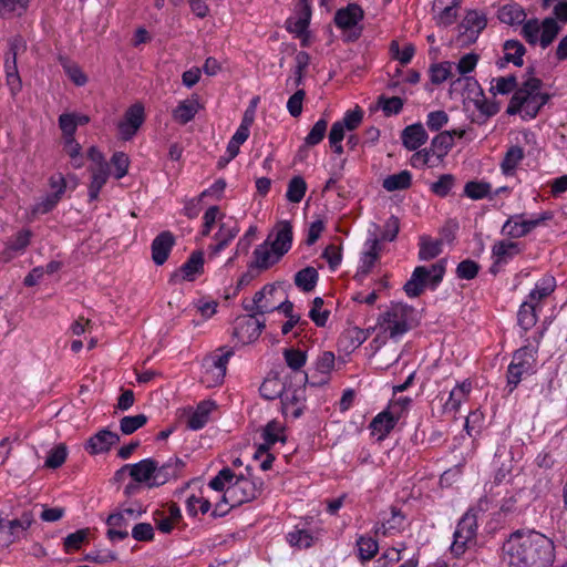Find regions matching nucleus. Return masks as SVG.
<instances>
[{"mask_svg": "<svg viewBox=\"0 0 567 567\" xmlns=\"http://www.w3.org/2000/svg\"><path fill=\"white\" fill-rule=\"evenodd\" d=\"M120 442V436L109 430H101L93 436H91L86 444L85 450L92 454H100L107 452L112 445Z\"/></svg>", "mask_w": 567, "mask_h": 567, "instance_id": "nucleus-18", "label": "nucleus"}, {"mask_svg": "<svg viewBox=\"0 0 567 567\" xmlns=\"http://www.w3.org/2000/svg\"><path fill=\"white\" fill-rule=\"evenodd\" d=\"M287 538L291 546L299 548H309L312 546L315 540L312 534L305 529L291 532L288 534Z\"/></svg>", "mask_w": 567, "mask_h": 567, "instance_id": "nucleus-64", "label": "nucleus"}, {"mask_svg": "<svg viewBox=\"0 0 567 567\" xmlns=\"http://www.w3.org/2000/svg\"><path fill=\"white\" fill-rule=\"evenodd\" d=\"M280 289L275 285H266L257 291L250 303L245 305V309L254 315H264L277 309L276 297Z\"/></svg>", "mask_w": 567, "mask_h": 567, "instance_id": "nucleus-13", "label": "nucleus"}, {"mask_svg": "<svg viewBox=\"0 0 567 567\" xmlns=\"http://www.w3.org/2000/svg\"><path fill=\"white\" fill-rule=\"evenodd\" d=\"M284 358L287 365L293 371L300 370L307 361L306 352L293 348L286 349L284 351Z\"/></svg>", "mask_w": 567, "mask_h": 567, "instance_id": "nucleus-61", "label": "nucleus"}, {"mask_svg": "<svg viewBox=\"0 0 567 567\" xmlns=\"http://www.w3.org/2000/svg\"><path fill=\"white\" fill-rule=\"evenodd\" d=\"M427 133L421 123L408 125L401 134L403 146L409 151H416L427 141Z\"/></svg>", "mask_w": 567, "mask_h": 567, "instance_id": "nucleus-22", "label": "nucleus"}, {"mask_svg": "<svg viewBox=\"0 0 567 567\" xmlns=\"http://www.w3.org/2000/svg\"><path fill=\"white\" fill-rule=\"evenodd\" d=\"M526 49L518 40H506L503 43V58L497 62L499 68H504L506 63H513L515 66L524 64V55Z\"/></svg>", "mask_w": 567, "mask_h": 567, "instance_id": "nucleus-23", "label": "nucleus"}, {"mask_svg": "<svg viewBox=\"0 0 567 567\" xmlns=\"http://www.w3.org/2000/svg\"><path fill=\"white\" fill-rule=\"evenodd\" d=\"M405 516L404 514L396 507H391V517L384 519V522L375 527L374 534L375 536H391L396 533H400L404 523Z\"/></svg>", "mask_w": 567, "mask_h": 567, "instance_id": "nucleus-32", "label": "nucleus"}, {"mask_svg": "<svg viewBox=\"0 0 567 567\" xmlns=\"http://www.w3.org/2000/svg\"><path fill=\"white\" fill-rule=\"evenodd\" d=\"M234 475L229 467H224L209 481L208 486L216 492L225 493L227 486L234 482Z\"/></svg>", "mask_w": 567, "mask_h": 567, "instance_id": "nucleus-56", "label": "nucleus"}, {"mask_svg": "<svg viewBox=\"0 0 567 567\" xmlns=\"http://www.w3.org/2000/svg\"><path fill=\"white\" fill-rule=\"evenodd\" d=\"M559 25L554 18H546L542 22L538 19H529L523 22L522 35L530 44L538 42L543 49L547 48L559 33Z\"/></svg>", "mask_w": 567, "mask_h": 567, "instance_id": "nucleus-7", "label": "nucleus"}, {"mask_svg": "<svg viewBox=\"0 0 567 567\" xmlns=\"http://www.w3.org/2000/svg\"><path fill=\"white\" fill-rule=\"evenodd\" d=\"M132 520L124 517L123 513H113L107 519L106 524L109 526L107 537L111 540H123L128 537L127 527Z\"/></svg>", "mask_w": 567, "mask_h": 567, "instance_id": "nucleus-27", "label": "nucleus"}, {"mask_svg": "<svg viewBox=\"0 0 567 567\" xmlns=\"http://www.w3.org/2000/svg\"><path fill=\"white\" fill-rule=\"evenodd\" d=\"M66 456V446L64 444H59L49 452L44 465L49 468H58L65 462Z\"/></svg>", "mask_w": 567, "mask_h": 567, "instance_id": "nucleus-63", "label": "nucleus"}, {"mask_svg": "<svg viewBox=\"0 0 567 567\" xmlns=\"http://www.w3.org/2000/svg\"><path fill=\"white\" fill-rule=\"evenodd\" d=\"M411 308L396 303L392 305L386 311L380 315L378 324L391 338L404 334L409 330V317Z\"/></svg>", "mask_w": 567, "mask_h": 567, "instance_id": "nucleus-8", "label": "nucleus"}, {"mask_svg": "<svg viewBox=\"0 0 567 567\" xmlns=\"http://www.w3.org/2000/svg\"><path fill=\"white\" fill-rule=\"evenodd\" d=\"M525 156L524 150L518 145L511 146L501 163V171L505 176H513Z\"/></svg>", "mask_w": 567, "mask_h": 567, "instance_id": "nucleus-33", "label": "nucleus"}, {"mask_svg": "<svg viewBox=\"0 0 567 567\" xmlns=\"http://www.w3.org/2000/svg\"><path fill=\"white\" fill-rule=\"evenodd\" d=\"M497 17L508 25L522 24L526 19L524 9L517 3H507L499 8Z\"/></svg>", "mask_w": 567, "mask_h": 567, "instance_id": "nucleus-35", "label": "nucleus"}, {"mask_svg": "<svg viewBox=\"0 0 567 567\" xmlns=\"http://www.w3.org/2000/svg\"><path fill=\"white\" fill-rule=\"evenodd\" d=\"M144 121V106L141 103H135L130 106L124 114L123 121L118 123L121 138L124 141L131 140L142 126Z\"/></svg>", "mask_w": 567, "mask_h": 567, "instance_id": "nucleus-14", "label": "nucleus"}, {"mask_svg": "<svg viewBox=\"0 0 567 567\" xmlns=\"http://www.w3.org/2000/svg\"><path fill=\"white\" fill-rule=\"evenodd\" d=\"M32 237V233L30 229H22L17 233L8 243L6 250L3 252L4 259L10 260L13 255L12 251H23L30 244V239Z\"/></svg>", "mask_w": 567, "mask_h": 567, "instance_id": "nucleus-40", "label": "nucleus"}, {"mask_svg": "<svg viewBox=\"0 0 567 567\" xmlns=\"http://www.w3.org/2000/svg\"><path fill=\"white\" fill-rule=\"evenodd\" d=\"M175 245V237L171 231H162L157 235L152 243V259L153 261L161 266L163 265L169 252Z\"/></svg>", "mask_w": 567, "mask_h": 567, "instance_id": "nucleus-19", "label": "nucleus"}, {"mask_svg": "<svg viewBox=\"0 0 567 567\" xmlns=\"http://www.w3.org/2000/svg\"><path fill=\"white\" fill-rule=\"evenodd\" d=\"M261 436L264 443L260 445L259 451L268 450L279 441L284 442L285 435L281 422L277 420L268 422L267 425L262 429Z\"/></svg>", "mask_w": 567, "mask_h": 567, "instance_id": "nucleus-34", "label": "nucleus"}, {"mask_svg": "<svg viewBox=\"0 0 567 567\" xmlns=\"http://www.w3.org/2000/svg\"><path fill=\"white\" fill-rule=\"evenodd\" d=\"M327 128L328 121L326 118L318 120L305 137V145L310 147L318 145L324 138Z\"/></svg>", "mask_w": 567, "mask_h": 567, "instance_id": "nucleus-54", "label": "nucleus"}, {"mask_svg": "<svg viewBox=\"0 0 567 567\" xmlns=\"http://www.w3.org/2000/svg\"><path fill=\"white\" fill-rule=\"evenodd\" d=\"M453 76V63L445 61L431 65L430 79L433 84H441Z\"/></svg>", "mask_w": 567, "mask_h": 567, "instance_id": "nucleus-49", "label": "nucleus"}, {"mask_svg": "<svg viewBox=\"0 0 567 567\" xmlns=\"http://www.w3.org/2000/svg\"><path fill=\"white\" fill-rule=\"evenodd\" d=\"M442 252V241L421 238L419 258L421 260H430L437 257Z\"/></svg>", "mask_w": 567, "mask_h": 567, "instance_id": "nucleus-51", "label": "nucleus"}, {"mask_svg": "<svg viewBox=\"0 0 567 567\" xmlns=\"http://www.w3.org/2000/svg\"><path fill=\"white\" fill-rule=\"evenodd\" d=\"M91 183L89 186L90 200H96L102 187L106 184L110 176V165L91 166Z\"/></svg>", "mask_w": 567, "mask_h": 567, "instance_id": "nucleus-31", "label": "nucleus"}, {"mask_svg": "<svg viewBox=\"0 0 567 567\" xmlns=\"http://www.w3.org/2000/svg\"><path fill=\"white\" fill-rule=\"evenodd\" d=\"M491 192L492 185L485 181H470L464 185V195L473 200L488 197Z\"/></svg>", "mask_w": 567, "mask_h": 567, "instance_id": "nucleus-46", "label": "nucleus"}, {"mask_svg": "<svg viewBox=\"0 0 567 567\" xmlns=\"http://www.w3.org/2000/svg\"><path fill=\"white\" fill-rule=\"evenodd\" d=\"M261 492V481L257 482L244 476L236 477L234 475V482L227 486L221 499L216 503L212 515L214 517H221L226 515L230 508L256 499L260 496Z\"/></svg>", "mask_w": 567, "mask_h": 567, "instance_id": "nucleus-3", "label": "nucleus"}, {"mask_svg": "<svg viewBox=\"0 0 567 567\" xmlns=\"http://www.w3.org/2000/svg\"><path fill=\"white\" fill-rule=\"evenodd\" d=\"M336 357L331 351H324L320 354L316 362V371L320 374V379L318 381H312L306 375V381L311 386L326 384L329 380L330 372L334 369Z\"/></svg>", "mask_w": 567, "mask_h": 567, "instance_id": "nucleus-28", "label": "nucleus"}, {"mask_svg": "<svg viewBox=\"0 0 567 567\" xmlns=\"http://www.w3.org/2000/svg\"><path fill=\"white\" fill-rule=\"evenodd\" d=\"M520 245L516 241L501 240L494 244L492 248L495 265L506 264L508 260L520 254Z\"/></svg>", "mask_w": 567, "mask_h": 567, "instance_id": "nucleus-30", "label": "nucleus"}, {"mask_svg": "<svg viewBox=\"0 0 567 567\" xmlns=\"http://www.w3.org/2000/svg\"><path fill=\"white\" fill-rule=\"evenodd\" d=\"M542 81L537 78H528L512 96L507 113L516 114L524 111L530 117H535L539 110L548 102L549 95L540 92Z\"/></svg>", "mask_w": 567, "mask_h": 567, "instance_id": "nucleus-4", "label": "nucleus"}, {"mask_svg": "<svg viewBox=\"0 0 567 567\" xmlns=\"http://www.w3.org/2000/svg\"><path fill=\"white\" fill-rule=\"evenodd\" d=\"M282 256L272 250L271 245L266 240L258 245L254 250V260L250 262V268H257L259 270H266L272 265L278 262Z\"/></svg>", "mask_w": 567, "mask_h": 567, "instance_id": "nucleus-21", "label": "nucleus"}, {"mask_svg": "<svg viewBox=\"0 0 567 567\" xmlns=\"http://www.w3.org/2000/svg\"><path fill=\"white\" fill-rule=\"evenodd\" d=\"M202 107L198 97L193 95L189 99L181 101L178 105L173 110L172 116L175 122L181 125H185L190 122Z\"/></svg>", "mask_w": 567, "mask_h": 567, "instance_id": "nucleus-25", "label": "nucleus"}, {"mask_svg": "<svg viewBox=\"0 0 567 567\" xmlns=\"http://www.w3.org/2000/svg\"><path fill=\"white\" fill-rule=\"evenodd\" d=\"M477 533V517L474 513L467 512L460 519L454 532V540L451 545V551L455 556H461L466 548L475 543Z\"/></svg>", "mask_w": 567, "mask_h": 567, "instance_id": "nucleus-10", "label": "nucleus"}, {"mask_svg": "<svg viewBox=\"0 0 567 567\" xmlns=\"http://www.w3.org/2000/svg\"><path fill=\"white\" fill-rule=\"evenodd\" d=\"M220 353H216L212 355L209 359L206 360L205 363V374H212L213 375V382L214 384L221 383L227 370V364L230 359V357L234 354L231 349L227 348H220L218 350Z\"/></svg>", "mask_w": 567, "mask_h": 567, "instance_id": "nucleus-17", "label": "nucleus"}, {"mask_svg": "<svg viewBox=\"0 0 567 567\" xmlns=\"http://www.w3.org/2000/svg\"><path fill=\"white\" fill-rule=\"evenodd\" d=\"M204 254L203 251H194L189 258L179 268V272L184 280L193 281L197 274L203 272Z\"/></svg>", "mask_w": 567, "mask_h": 567, "instance_id": "nucleus-36", "label": "nucleus"}, {"mask_svg": "<svg viewBox=\"0 0 567 567\" xmlns=\"http://www.w3.org/2000/svg\"><path fill=\"white\" fill-rule=\"evenodd\" d=\"M282 403V412L287 416H291L292 419H298L301 416L306 409V389L305 388H296V389H286L282 390L281 395Z\"/></svg>", "mask_w": 567, "mask_h": 567, "instance_id": "nucleus-16", "label": "nucleus"}, {"mask_svg": "<svg viewBox=\"0 0 567 567\" xmlns=\"http://www.w3.org/2000/svg\"><path fill=\"white\" fill-rule=\"evenodd\" d=\"M503 553L508 567H551L555 560L554 542L534 529L513 532Z\"/></svg>", "mask_w": 567, "mask_h": 567, "instance_id": "nucleus-1", "label": "nucleus"}, {"mask_svg": "<svg viewBox=\"0 0 567 567\" xmlns=\"http://www.w3.org/2000/svg\"><path fill=\"white\" fill-rule=\"evenodd\" d=\"M368 331L358 327H351L342 332L339 338V344L344 350H354L368 339Z\"/></svg>", "mask_w": 567, "mask_h": 567, "instance_id": "nucleus-37", "label": "nucleus"}, {"mask_svg": "<svg viewBox=\"0 0 567 567\" xmlns=\"http://www.w3.org/2000/svg\"><path fill=\"white\" fill-rule=\"evenodd\" d=\"M517 86V81L514 75L495 78L492 81L491 92L496 94H507L514 91Z\"/></svg>", "mask_w": 567, "mask_h": 567, "instance_id": "nucleus-59", "label": "nucleus"}, {"mask_svg": "<svg viewBox=\"0 0 567 567\" xmlns=\"http://www.w3.org/2000/svg\"><path fill=\"white\" fill-rule=\"evenodd\" d=\"M293 233L292 226L288 220L277 223L274 230L268 235V243L271 245L272 250L278 252L279 256L286 255L292 245Z\"/></svg>", "mask_w": 567, "mask_h": 567, "instance_id": "nucleus-15", "label": "nucleus"}, {"mask_svg": "<svg viewBox=\"0 0 567 567\" xmlns=\"http://www.w3.org/2000/svg\"><path fill=\"white\" fill-rule=\"evenodd\" d=\"M31 0H0V17L11 14L21 16L29 7Z\"/></svg>", "mask_w": 567, "mask_h": 567, "instance_id": "nucleus-53", "label": "nucleus"}, {"mask_svg": "<svg viewBox=\"0 0 567 567\" xmlns=\"http://www.w3.org/2000/svg\"><path fill=\"white\" fill-rule=\"evenodd\" d=\"M216 408L213 401L200 402L195 410H189L187 415V427L194 431L200 430L209 420V414Z\"/></svg>", "mask_w": 567, "mask_h": 567, "instance_id": "nucleus-26", "label": "nucleus"}, {"mask_svg": "<svg viewBox=\"0 0 567 567\" xmlns=\"http://www.w3.org/2000/svg\"><path fill=\"white\" fill-rule=\"evenodd\" d=\"M486 16L478 10L467 11L466 16L461 22V27L465 30V32H471L472 34H478L486 28Z\"/></svg>", "mask_w": 567, "mask_h": 567, "instance_id": "nucleus-39", "label": "nucleus"}, {"mask_svg": "<svg viewBox=\"0 0 567 567\" xmlns=\"http://www.w3.org/2000/svg\"><path fill=\"white\" fill-rule=\"evenodd\" d=\"M379 250H380L379 241L373 240L370 244L369 249L361 257V265L359 267L360 274L368 275L371 271L372 267L374 266L375 261L379 258Z\"/></svg>", "mask_w": 567, "mask_h": 567, "instance_id": "nucleus-52", "label": "nucleus"}, {"mask_svg": "<svg viewBox=\"0 0 567 567\" xmlns=\"http://www.w3.org/2000/svg\"><path fill=\"white\" fill-rule=\"evenodd\" d=\"M34 522L31 511H24L19 518L0 517V545L8 547L22 538Z\"/></svg>", "mask_w": 567, "mask_h": 567, "instance_id": "nucleus-9", "label": "nucleus"}, {"mask_svg": "<svg viewBox=\"0 0 567 567\" xmlns=\"http://www.w3.org/2000/svg\"><path fill=\"white\" fill-rule=\"evenodd\" d=\"M329 316L330 311L323 309V299L320 297H316L312 301V306L309 311L310 319L315 322L317 327H324Z\"/></svg>", "mask_w": 567, "mask_h": 567, "instance_id": "nucleus-55", "label": "nucleus"}, {"mask_svg": "<svg viewBox=\"0 0 567 567\" xmlns=\"http://www.w3.org/2000/svg\"><path fill=\"white\" fill-rule=\"evenodd\" d=\"M319 275L316 268L306 267L295 275V285L302 291H312L318 282Z\"/></svg>", "mask_w": 567, "mask_h": 567, "instance_id": "nucleus-44", "label": "nucleus"}, {"mask_svg": "<svg viewBox=\"0 0 567 567\" xmlns=\"http://www.w3.org/2000/svg\"><path fill=\"white\" fill-rule=\"evenodd\" d=\"M358 557L362 563L371 560L379 551L378 542L370 536H360L357 539Z\"/></svg>", "mask_w": 567, "mask_h": 567, "instance_id": "nucleus-45", "label": "nucleus"}, {"mask_svg": "<svg viewBox=\"0 0 567 567\" xmlns=\"http://www.w3.org/2000/svg\"><path fill=\"white\" fill-rule=\"evenodd\" d=\"M307 183L301 176H295L289 181L286 197L290 203L298 204L305 197Z\"/></svg>", "mask_w": 567, "mask_h": 567, "instance_id": "nucleus-48", "label": "nucleus"}, {"mask_svg": "<svg viewBox=\"0 0 567 567\" xmlns=\"http://www.w3.org/2000/svg\"><path fill=\"white\" fill-rule=\"evenodd\" d=\"M63 151L71 158L74 168H81L83 166L82 147L74 137L63 138Z\"/></svg>", "mask_w": 567, "mask_h": 567, "instance_id": "nucleus-50", "label": "nucleus"}, {"mask_svg": "<svg viewBox=\"0 0 567 567\" xmlns=\"http://www.w3.org/2000/svg\"><path fill=\"white\" fill-rule=\"evenodd\" d=\"M363 19V10L355 3L339 9L334 14V23L339 29H351Z\"/></svg>", "mask_w": 567, "mask_h": 567, "instance_id": "nucleus-24", "label": "nucleus"}, {"mask_svg": "<svg viewBox=\"0 0 567 567\" xmlns=\"http://www.w3.org/2000/svg\"><path fill=\"white\" fill-rule=\"evenodd\" d=\"M256 315L238 317L235 321L233 336L241 344L256 341L265 328V323L258 320Z\"/></svg>", "mask_w": 567, "mask_h": 567, "instance_id": "nucleus-11", "label": "nucleus"}, {"mask_svg": "<svg viewBox=\"0 0 567 567\" xmlns=\"http://www.w3.org/2000/svg\"><path fill=\"white\" fill-rule=\"evenodd\" d=\"M147 422V416L144 414H136L131 416H124L120 421V429L123 434L130 435L144 426Z\"/></svg>", "mask_w": 567, "mask_h": 567, "instance_id": "nucleus-58", "label": "nucleus"}, {"mask_svg": "<svg viewBox=\"0 0 567 567\" xmlns=\"http://www.w3.org/2000/svg\"><path fill=\"white\" fill-rule=\"evenodd\" d=\"M87 528L69 534L63 540L64 550L69 553L80 549L82 544L87 540Z\"/></svg>", "mask_w": 567, "mask_h": 567, "instance_id": "nucleus-62", "label": "nucleus"}, {"mask_svg": "<svg viewBox=\"0 0 567 567\" xmlns=\"http://www.w3.org/2000/svg\"><path fill=\"white\" fill-rule=\"evenodd\" d=\"M472 382L464 380L456 384V386L450 392L449 399L444 403L443 410L445 413H457L462 403L466 402L472 392Z\"/></svg>", "mask_w": 567, "mask_h": 567, "instance_id": "nucleus-20", "label": "nucleus"}, {"mask_svg": "<svg viewBox=\"0 0 567 567\" xmlns=\"http://www.w3.org/2000/svg\"><path fill=\"white\" fill-rule=\"evenodd\" d=\"M537 303L529 300L524 301L518 310V324L524 331L532 329L537 322Z\"/></svg>", "mask_w": 567, "mask_h": 567, "instance_id": "nucleus-43", "label": "nucleus"}, {"mask_svg": "<svg viewBox=\"0 0 567 567\" xmlns=\"http://www.w3.org/2000/svg\"><path fill=\"white\" fill-rule=\"evenodd\" d=\"M239 224L234 217H226L219 221L218 231L214 235L216 244L208 246V257H216L238 235Z\"/></svg>", "mask_w": 567, "mask_h": 567, "instance_id": "nucleus-12", "label": "nucleus"}, {"mask_svg": "<svg viewBox=\"0 0 567 567\" xmlns=\"http://www.w3.org/2000/svg\"><path fill=\"white\" fill-rule=\"evenodd\" d=\"M224 217V214L220 213L218 206H210L203 216V227L200 230V235L203 237H207L215 224L220 221Z\"/></svg>", "mask_w": 567, "mask_h": 567, "instance_id": "nucleus-57", "label": "nucleus"}, {"mask_svg": "<svg viewBox=\"0 0 567 567\" xmlns=\"http://www.w3.org/2000/svg\"><path fill=\"white\" fill-rule=\"evenodd\" d=\"M412 184V174L404 169L400 173L386 176L383 179L382 186L388 192L408 189Z\"/></svg>", "mask_w": 567, "mask_h": 567, "instance_id": "nucleus-41", "label": "nucleus"}, {"mask_svg": "<svg viewBox=\"0 0 567 567\" xmlns=\"http://www.w3.org/2000/svg\"><path fill=\"white\" fill-rule=\"evenodd\" d=\"M502 234L511 238H520L527 235L523 215L511 216L502 227Z\"/></svg>", "mask_w": 567, "mask_h": 567, "instance_id": "nucleus-47", "label": "nucleus"}, {"mask_svg": "<svg viewBox=\"0 0 567 567\" xmlns=\"http://www.w3.org/2000/svg\"><path fill=\"white\" fill-rule=\"evenodd\" d=\"M446 261L444 259L431 265L430 267H416L411 278L405 282L403 289L408 297H419L426 287L432 289L443 280L445 274Z\"/></svg>", "mask_w": 567, "mask_h": 567, "instance_id": "nucleus-5", "label": "nucleus"}, {"mask_svg": "<svg viewBox=\"0 0 567 567\" xmlns=\"http://www.w3.org/2000/svg\"><path fill=\"white\" fill-rule=\"evenodd\" d=\"M396 420L389 410L380 412L370 423L373 435H378V440H383L395 426Z\"/></svg>", "mask_w": 567, "mask_h": 567, "instance_id": "nucleus-29", "label": "nucleus"}, {"mask_svg": "<svg viewBox=\"0 0 567 567\" xmlns=\"http://www.w3.org/2000/svg\"><path fill=\"white\" fill-rule=\"evenodd\" d=\"M453 146V135L449 131L439 133L431 141V151L436 154L437 159H444Z\"/></svg>", "mask_w": 567, "mask_h": 567, "instance_id": "nucleus-42", "label": "nucleus"}, {"mask_svg": "<svg viewBox=\"0 0 567 567\" xmlns=\"http://www.w3.org/2000/svg\"><path fill=\"white\" fill-rule=\"evenodd\" d=\"M535 363L536 348H533L528 341V343L514 352L512 362L508 365L507 386L509 392L516 389L524 375L534 373Z\"/></svg>", "mask_w": 567, "mask_h": 567, "instance_id": "nucleus-6", "label": "nucleus"}, {"mask_svg": "<svg viewBox=\"0 0 567 567\" xmlns=\"http://www.w3.org/2000/svg\"><path fill=\"white\" fill-rule=\"evenodd\" d=\"M179 463V460H175L174 464L168 462L158 466L153 458H145L138 463L122 466L116 475L128 472L135 483H146L148 487H154L165 484L171 477H175Z\"/></svg>", "mask_w": 567, "mask_h": 567, "instance_id": "nucleus-2", "label": "nucleus"}, {"mask_svg": "<svg viewBox=\"0 0 567 567\" xmlns=\"http://www.w3.org/2000/svg\"><path fill=\"white\" fill-rule=\"evenodd\" d=\"M455 184V177L452 174H444L431 185V192L439 197H446Z\"/></svg>", "mask_w": 567, "mask_h": 567, "instance_id": "nucleus-60", "label": "nucleus"}, {"mask_svg": "<svg viewBox=\"0 0 567 567\" xmlns=\"http://www.w3.org/2000/svg\"><path fill=\"white\" fill-rule=\"evenodd\" d=\"M555 288V278L551 276H545L537 281L535 288L529 292L528 300L538 305L543 299L551 295Z\"/></svg>", "mask_w": 567, "mask_h": 567, "instance_id": "nucleus-38", "label": "nucleus"}]
</instances>
